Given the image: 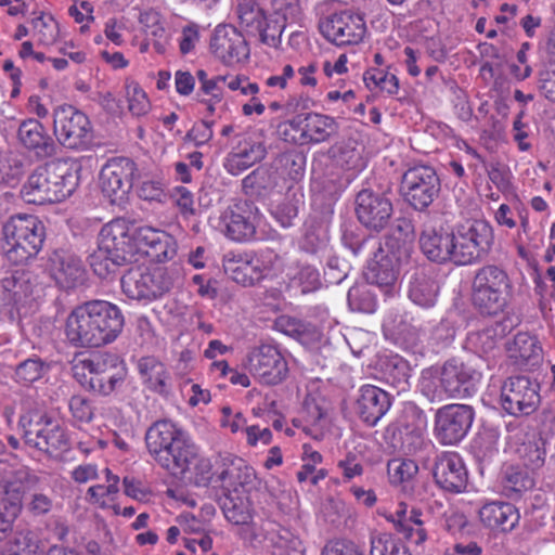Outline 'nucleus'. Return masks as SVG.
<instances>
[{"label":"nucleus","mask_w":555,"mask_h":555,"mask_svg":"<svg viewBox=\"0 0 555 555\" xmlns=\"http://www.w3.org/2000/svg\"><path fill=\"white\" fill-rule=\"evenodd\" d=\"M474 421V410L466 404H448L435 416V436L442 444H456L468 433Z\"/></svg>","instance_id":"obj_16"},{"label":"nucleus","mask_w":555,"mask_h":555,"mask_svg":"<svg viewBox=\"0 0 555 555\" xmlns=\"http://www.w3.org/2000/svg\"><path fill=\"white\" fill-rule=\"evenodd\" d=\"M388 392L374 385H363L358 390L354 411L359 418L369 426H375L390 409Z\"/></svg>","instance_id":"obj_25"},{"label":"nucleus","mask_w":555,"mask_h":555,"mask_svg":"<svg viewBox=\"0 0 555 555\" xmlns=\"http://www.w3.org/2000/svg\"><path fill=\"white\" fill-rule=\"evenodd\" d=\"M319 29L327 41L343 47L361 42L366 26L360 14L351 10H344L321 18Z\"/></svg>","instance_id":"obj_15"},{"label":"nucleus","mask_w":555,"mask_h":555,"mask_svg":"<svg viewBox=\"0 0 555 555\" xmlns=\"http://www.w3.org/2000/svg\"><path fill=\"white\" fill-rule=\"evenodd\" d=\"M301 137L306 143L325 142L338 130L335 119L323 114L309 113L301 117Z\"/></svg>","instance_id":"obj_35"},{"label":"nucleus","mask_w":555,"mask_h":555,"mask_svg":"<svg viewBox=\"0 0 555 555\" xmlns=\"http://www.w3.org/2000/svg\"><path fill=\"white\" fill-rule=\"evenodd\" d=\"M452 263L469 266L481 261L493 244V230L485 220H472L456 228Z\"/></svg>","instance_id":"obj_8"},{"label":"nucleus","mask_w":555,"mask_h":555,"mask_svg":"<svg viewBox=\"0 0 555 555\" xmlns=\"http://www.w3.org/2000/svg\"><path fill=\"white\" fill-rule=\"evenodd\" d=\"M278 258V255L272 251H262L260 257L241 261L228 254L224 256V270L231 273L236 283L251 286L268 275Z\"/></svg>","instance_id":"obj_20"},{"label":"nucleus","mask_w":555,"mask_h":555,"mask_svg":"<svg viewBox=\"0 0 555 555\" xmlns=\"http://www.w3.org/2000/svg\"><path fill=\"white\" fill-rule=\"evenodd\" d=\"M182 430L178 424L169 420L154 422L145 433V444L151 457L154 460L155 454H158L160 450H165L168 443H172V439Z\"/></svg>","instance_id":"obj_37"},{"label":"nucleus","mask_w":555,"mask_h":555,"mask_svg":"<svg viewBox=\"0 0 555 555\" xmlns=\"http://www.w3.org/2000/svg\"><path fill=\"white\" fill-rule=\"evenodd\" d=\"M128 261L129 258L106 250L99 244L96 249L89 256L90 267L100 279H107L115 274L117 269L125 266Z\"/></svg>","instance_id":"obj_43"},{"label":"nucleus","mask_w":555,"mask_h":555,"mask_svg":"<svg viewBox=\"0 0 555 555\" xmlns=\"http://www.w3.org/2000/svg\"><path fill=\"white\" fill-rule=\"evenodd\" d=\"M391 201L370 189L361 190L356 197V215L361 224L372 231L384 230L392 216Z\"/></svg>","instance_id":"obj_17"},{"label":"nucleus","mask_w":555,"mask_h":555,"mask_svg":"<svg viewBox=\"0 0 555 555\" xmlns=\"http://www.w3.org/2000/svg\"><path fill=\"white\" fill-rule=\"evenodd\" d=\"M374 258L370 260L365 279L370 284L379 287L385 295H392L397 289V281L399 275V263L404 260H397L392 253L385 254L380 247V251H375Z\"/></svg>","instance_id":"obj_26"},{"label":"nucleus","mask_w":555,"mask_h":555,"mask_svg":"<svg viewBox=\"0 0 555 555\" xmlns=\"http://www.w3.org/2000/svg\"><path fill=\"white\" fill-rule=\"evenodd\" d=\"M211 53L224 64H233L247 57L248 48L244 36L232 25H218L210 38Z\"/></svg>","instance_id":"obj_22"},{"label":"nucleus","mask_w":555,"mask_h":555,"mask_svg":"<svg viewBox=\"0 0 555 555\" xmlns=\"http://www.w3.org/2000/svg\"><path fill=\"white\" fill-rule=\"evenodd\" d=\"M268 543L266 548L272 555H291L292 552H299L301 541L291 530L274 522V527L268 529Z\"/></svg>","instance_id":"obj_42"},{"label":"nucleus","mask_w":555,"mask_h":555,"mask_svg":"<svg viewBox=\"0 0 555 555\" xmlns=\"http://www.w3.org/2000/svg\"><path fill=\"white\" fill-rule=\"evenodd\" d=\"M333 156L336 164L346 170L360 171L365 166L361 151L354 142H347L334 147Z\"/></svg>","instance_id":"obj_46"},{"label":"nucleus","mask_w":555,"mask_h":555,"mask_svg":"<svg viewBox=\"0 0 555 555\" xmlns=\"http://www.w3.org/2000/svg\"><path fill=\"white\" fill-rule=\"evenodd\" d=\"M279 182L278 171L269 167H258L242 181L246 194L262 195L272 191Z\"/></svg>","instance_id":"obj_41"},{"label":"nucleus","mask_w":555,"mask_h":555,"mask_svg":"<svg viewBox=\"0 0 555 555\" xmlns=\"http://www.w3.org/2000/svg\"><path fill=\"white\" fill-rule=\"evenodd\" d=\"M173 275L166 268L132 267L121 278L124 294L133 300L151 302L168 293Z\"/></svg>","instance_id":"obj_9"},{"label":"nucleus","mask_w":555,"mask_h":555,"mask_svg":"<svg viewBox=\"0 0 555 555\" xmlns=\"http://www.w3.org/2000/svg\"><path fill=\"white\" fill-rule=\"evenodd\" d=\"M436 485L450 493L463 492L468 483V472L462 457L455 452L439 454L433 467Z\"/></svg>","instance_id":"obj_19"},{"label":"nucleus","mask_w":555,"mask_h":555,"mask_svg":"<svg viewBox=\"0 0 555 555\" xmlns=\"http://www.w3.org/2000/svg\"><path fill=\"white\" fill-rule=\"evenodd\" d=\"M126 91L128 108L131 114L134 116L145 115L150 111L151 104L144 90L138 83L131 82L127 85Z\"/></svg>","instance_id":"obj_57"},{"label":"nucleus","mask_w":555,"mask_h":555,"mask_svg":"<svg viewBox=\"0 0 555 555\" xmlns=\"http://www.w3.org/2000/svg\"><path fill=\"white\" fill-rule=\"evenodd\" d=\"M124 315L106 300H90L76 307L67 317L65 336L76 348H98L113 343L121 333Z\"/></svg>","instance_id":"obj_1"},{"label":"nucleus","mask_w":555,"mask_h":555,"mask_svg":"<svg viewBox=\"0 0 555 555\" xmlns=\"http://www.w3.org/2000/svg\"><path fill=\"white\" fill-rule=\"evenodd\" d=\"M131 240H133V233L129 234L126 221L115 219L102 227L98 236V244L106 250L130 259Z\"/></svg>","instance_id":"obj_33"},{"label":"nucleus","mask_w":555,"mask_h":555,"mask_svg":"<svg viewBox=\"0 0 555 555\" xmlns=\"http://www.w3.org/2000/svg\"><path fill=\"white\" fill-rule=\"evenodd\" d=\"M512 293V281L503 268L487 264L476 271L472 285V300L482 314L496 315L503 312Z\"/></svg>","instance_id":"obj_6"},{"label":"nucleus","mask_w":555,"mask_h":555,"mask_svg":"<svg viewBox=\"0 0 555 555\" xmlns=\"http://www.w3.org/2000/svg\"><path fill=\"white\" fill-rule=\"evenodd\" d=\"M266 156V147L247 137H242L227 157L225 167L231 175H238Z\"/></svg>","instance_id":"obj_31"},{"label":"nucleus","mask_w":555,"mask_h":555,"mask_svg":"<svg viewBox=\"0 0 555 555\" xmlns=\"http://www.w3.org/2000/svg\"><path fill=\"white\" fill-rule=\"evenodd\" d=\"M26 446L50 457H60L70 450V439L66 428L48 412L28 409L17 423Z\"/></svg>","instance_id":"obj_4"},{"label":"nucleus","mask_w":555,"mask_h":555,"mask_svg":"<svg viewBox=\"0 0 555 555\" xmlns=\"http://www.w3.org/2000/svg\"><path fill=\"white\" fill-rule=\"evenodd\" d=\"M257 207L248 201H237L221 214L220 222L227 237L236 242H246L256 234Z\"/></svg>","instance_id":"obj_18"},{"label":"nucleus","mask_w":555,"mask_h":555,"mask_svg":"<svg viewBox=\"0 0 555 555\" xmlns=\"http://www.w3.org/2000/svg\"><path fill=\"white\" fill-rule=\"evenodd\" d=\"M502 409L512 416L531 415L540 405V385L525 375L506 378L501 386Z\"/></svg>","instance_id":"obj_12"},{"label":"nucleus","mask_w":555,"mask_h":555,"mask_svg":"<svg viewBox=\"0 0 555 555\" xmlns=\"http://www.w3.org/2000/svg\"><path fill=\"white\" fill-rule=\"evenodd\" d=\"M479 518L486 527L492 530L509 532L519 522L520 515L512 503L493 501L480 507Z\"/></svg>","instance_id":"obj_30"},{"label":"nucleus","mask_w":555,"mask_h":555,"mask_svg":"<svg viewBox=\"0 0 555 555\" xmlns=\"http://www.w3.org/2000/svg\"><path fill=\"white\" fill-rule=\"evenodd\" d=\"M386 519L393 525L395 529L401 533L404 539L416 545H421L427 540V532L423 527L424 522L420 509L413 508L408 512L404 505H400L393 514L386 516Z\"/></svg>","instance_id":"obj_32"},{"label":"nucleus","mask_w":555,"mask_h":555,"mask_svg":"<svg viewBox=\"0 0 555 555\" xmlns=\"http://www.w3.org/2000/svg\"><path fill=\"white\" fill-rule=\"evenodd\" d=\"M399 543L391 533L379 532L371 537V555H397Z\"/></svg>","instance_id":"obj_62"},{"label":"nucleus","mask_w":555,"mask_h":555,"mask_svg":"<svg viewBox=\"0 0 555 555\" xmlns=\"http://www.w3.org/2000/svg\"><path fill=\"white\" fill-rule=\"evenodd\" d=\"M413 225L406 219H399L392 233L386 241L388 251L397 260H408L413 251Z\"/></svg>","instance_id":"obj_38"},{"label":"nucleus","mask_w":555,"mask_h":555,"mask_svg":"<svg viewBox=\"0 0 555 555\" xmlns=\"http://www.w3.org/2000/svg\"><path fill=\"white\" fill-rule=\"evenodd\" d=\"M271 16L281 18L284 23L300 24L304 10L300 0H271Z\"/></svg>","instance_id":"obj_47"},{"label":"nucleus","mask_w":555,"mask_h":555,"mask_svg":"<svg viewBox=\"0 0 555 555\" xmlns=\"http://www.w3.org/2000/svg\"><path fill=\"white\" fill-rule=\"evenodd\" d=\"M74 376L88 391L101 397L118 392L127 378L125 361L116 353L100 352L74 365Z\"/></svg>","instance_id":"obj_3"},{"label":"nucleus","mask_w":555,"mask_h":555,"mask_svg":"<svg viewBox=\"0 0 555 555\" xmlns=\"http://www.w3.org/2000/svg\"><path fill=\"white\" fill-rule=\"evenodd\" d=\"M327 241V234L321 227L309 225L300 242V247L309 254H317L326 247Z\"/></svg>","instance_id":"obj_58"},{"label":"nucleus","mask_w":555,"mask_h":555,"mask_svg":"<svg viewBox=\"0 0 555 555\" xmlns=\"http://www.w3.org/2000/svg\"><path fill=\"white\" fill-rule=\"evenodd\" d=\"M48 269L56 285L63 289H73L82 285L86 270L76 255L66 250H54L49 256Z\"/></svg>","instance_id":"obj_24"},{"label":"nucleus","mask_w":555,"mask_h":555,"mask_svg":"<svg viewBox=\"0 0 555 555\" xmlns=\"http://www.w3.org/2000/svg\"><path fill=\"white\" fill-rule=\"evenodd\" d=\"M288 24L281 21V18L270 17L264 21L261 20L260 26L256 24L257 29L259 30L260 40L262 43L278 48L281 43V37Z\"/></svg>","instance_id":"obj_53"},{"label":"nucleus","mask_w":555,"mask_h":555,"mask_svg":"<svg viewBox=\"0 0 555 555\" xmlns=\"http://www.w3.org/2000/svg\"><path fill=\"white\" fill-rule=\"evenodd\" d=\"M138 371L146 386L160 395L168 392V375L163 365L154 357H143L138 362Z\"/></svg>","instance_id":"obj_39"},{"label":"nucleus","mask_w":555,"mask_h":555,"mask_svg":"<svg viewBox=\"0 0 555 555\" xmlns=\"http://www.w3.org/2000/svg\"><path fill=\"white\" fill-rule=\"evenodd\" d=\"M246 369L260 384L273 386L288 374V365L281 351L269 344L253 348L246 357Z\"/></svg>","instance_id":"obj_14"},{"label":"nucleus","mask_w":555,"mask_h":555,"mask_svg":"<svg viewBox=\"0 0 555 555\" xmlns=\"http://www.w3.org/2000/svg\"><path fill=\"white\" fill-rule=\"evenodd\" d=\"M223 514L225 518L234 525L243 527L251 520L249 504L243 501L238 503L234 499L229 498L223 504Z\"/></svg>","instance_id":"obj_59"},{"label":"nucleus","mask_w":555,"mask_h":555,"mask_svg":"<svg viewBox=\"0 0 555 555\" xmlns=\"http://www.w3.org/2000/svg\"><path fill=\"white\" fill-rule=\"evenodd\" d=\"M534 486V480L519 467L509 466L502 477V491L509 499H517Z\"/></svg>","instance_id":"obj_44"},{"label":"nucleus","mask_w":555,"mask_h":555,"mask_svg":"<svg viewBox=\"0 0 555 555\" xmlns=\"http://www.w3.org/2000/svg\"><path fill=\"white\" fill-rule=\"evenodd\" d=\"M253 480L251 468L244 464L241 459L231 461L225 468L217 475V481L227 492H238L241 488L250 483Z\"/></svg>","instance_id":"obj_40"},{"label":"nucleus","mask_w":555,"mask_h":555,"mask_svg":"<svg viewBox=\"0 0 555 555\" xmlns=\"http://www.w3.org/2000/svg\"><path fill=\"white\" fill-rule=\"evenodd\" d=\"M2 231L8 245L5 255L14 264L25 263L36 257L46 237L43 223L34 215L12 216Z\"/></svg>","instance_id":"obj_7"},{"label":"nucleus","mask_w":555,"mask_h":555,"mask_svg":"<svg viewBox=\"0 0 555 555\" xmlns=\"http://www.w3.org/2000/svg\"><path fill=\"white\" fill-rule=\"evenodd\" d=\"M53 133L68 150L83 152L93 143V128L89 117L72 105H63L53 113Z\"/></svg>","instance_id":"obj_10"},{"label":"nucleus","mask_w":555,"mask_h":555,"mask_svg":"<svg viewBox=\"0 0 555 555\" xmlns=\"http://www.w3.org/2000/svg\"><path fill=\"white\" fill-rule=\"evenodd\" d=\"M0 482L5 495L3 500L22 508L24 494L38 487L40 477L29 467L20 466L5 474Z\"/></svg>","instance_id":"obj_29"},{"label":"nucleus","mask_w":555,"mask_h":555,"mask_svg":"<svg viewBox=\"0 0 555 555\" xmlns=\"http://www.w3.org/2000/svg\"><path fill=\"white\" fill-rule=\"evenodd\" d=\"M22 508L17 504H11L4 500L0 506V542L5 540L12 532L13 524L20 515Z\"/></svg>","instance_id":"obj_64"},{"label":"nucleus","mask_w":555,"mask_h":555,"mask_svg":"<svg viewBox=\"0 0 555 555\" xmlns=\"http://www.w3.org/2000/svg\"><path fill=\"white\" fill-rule=\"evenodd\" d=\"M137 178L135 163L128 157H116L109 159L101 169L100 186L111 204L122 205Z\"/></svg>","instance_id":"obj_13"},{"label":"nucleus","mask_w":555,"mask_h":555,"mask_svg":"<svg viewBox=\"0 0 555 555\" xmlns=\"http://www.w3.org/2000/svg\"><path fill=\"white\" fill-rule=\"evenodd\" d=\"M274 527L273 521L255 522L249 520L247 525L242 527L241 537L253 547H264L268 543V529Z\"/></svg>","instance_id":"obj_51"},{"label":"nucleus","mask_w":555,"mask_h":555,"mask_svg":"<svg viewBox=\"0 0 555 555\" xmlns=\"http://www.w3.org/2000/svg\"><path fill=\"white\" fill-rule=\"evenodd\" d=\"M391 483H403L412 480L418 473V466L413 460L393 459L387 464Z\"/></svg>","instance_id":"obj_50"},{"label":"nucleus","mask_w":555,"mask_h":555,"mask_svg":"<svg viewBox=\"0 0 555 555\" xmlns=\"http://www.w3.org/2000/svg\"><path fill=\"white\" fill-rule=\"evenodd\" d=\"M508 350L511 351L512 358L524 363L531 362L532 364L540 358L542 351L537 338L528 333L516 334Z\"/></svg>","instance_id":"obj_45"},{"label":"nucleus","mask_w":555,"mask_h":555,"mask_svg":"<svg viewBox=\"0 0 555 555\" xmlns=\"http://www.w3.org/2000/svg\"><path fill=\"white\" fill-rule=\"evenodd\" d=\"M49 370V366L40 358H29L15 367V379L28 385L40 379Z\"/></svg>","instance_id":"obj_48"},{"label":"nucleus","mask_w":555,"mask_h":555,"mask_svg":"<svg viewBox=\"0 0 555 555\" xmlns=\"http://www.w3.org/2000/svg\"><path fill=\"white\" fill-rule=\"evenodd\" d=\"M5 555H39V542L31 532H17L7 543Z\"/></svg>","instance_id":"obj_49"},{"label":"nucleus","mask_w":555,"mask_h":555,"mask_svg":"<svg viewBox=\"0 0 555 555\" xmlns=\"http://www.w3.org/2000/svg\"><path fill=\"white\" fill-rule=\"evenodd\" d=\"M300 199L295 195L286 196L280 204L275 206L272 214L276 221L283 227L293 225V221L298 216Z\"/></svg>","instance_id":"obj_55"},{"label":"nucleus","mask_w":555,"mask_h":555,"mask_svg":"<svg viewBox=\"0 0 555 555\" xmlns=\"http://www.w3.org/2000/svg\"><path fill=\"white\" fill-rule=\"evenodd\" d=\"M439 294L438 283L423 270L412 274L409 282V298L423 308L434 307Z\"/></svg>","instance_id":"obj_36"},{"label":"nucleus","mask_w":555,"mask_h":555,"mask_svg":"<svg viewBox=\"0 0 555 555\" xmlns=\"http://www.w3.org/2000/svg\"><path fill=\"white\" fill-rule=\"evenodd\" d=\"M440 190V179L430 166H414L402 176L401 194L404 201L417 211H425L439 196Z\"/></svg>","instance_id":"obj_11"},{"label":"nucleus","mask_w":555,"mask_h":555,"mask_svg":"<svg viewBox=\"0 0 555 555\" xmlns=\"http://www.w3.org/2000/svg\"><path fill=\"white\" fill-rule=\"evenodd\" d=\"M78 185L77 168L67 159H54L38 166L21 190L29 204L43 205L61 202L72 195Z\"/></svg>","instance_id":"obj_2"},{"label":"nucleus","mask_w":555,"mask_h":555,"mask_svg":"<svg viewBox=\"0 0 555 555\" xmlns=\"http://www.w3.org/2000/svg\"><path fill=\"white\" fill-rule=\"evenodd\" d=\"M237 15L241 24L246 27H253L256 24L260 26L261 20H264L261 10L254 0H241L237 4Z\"/></svg>","instance_id":"obj_63"},{"label":"nucleus","mask_w":555,"mask_h":555,"mask_svg":"<svg viewBox=\"0 0 555 555\" xmlns=\"http://www.w3.org/2000/svg\"><path fill=\"white\" fill-rule=\"evenodd\" d=\"M518 453L524 462V465L531 470L539 469L543 466L545 461V449L542 439L528 441L524 443Z\"/></svg>","instance_id":"obj_52"},{"label":"nucleus","mask_w":555,"mask_h":555,"mask_svg":"<svg viewBox=\"0 0 555 555\" xmlns=\"http://www.w3.org/2000/svg\"><path fill=\"white\" fill-rule=\"evenodd\" d=\"M348 302L352 310L371 313L376 309V300L365 286L351 287L348 292Z\"/></svg>","instance_id":"obj_56"},{"label":"nucleus","mask_w":555,"mask_h":555,"mask_svg":"<svg viewBox=\"0 0 555 555\" xmlns=\"http://www.w3.org/2000/svg\"><path fill=\"white\" fill-rule=\"evenodd\" d=\"M343 244L352 253L353 256H360L364 253L373 254L380 251V242L376 238H365L356 235L353 232L346 231L343 234Z\"/></svg>","instance_id":"obj_54"},{"label":"nucleus","mask_w":555,"mask_h":555,"mask_svg":"<svg viewBox=\"0 0 555 555\" xmlns=\"http://www.w3.org/2000/svg\"><path fill=\"white\" fill-rule=\"evenodd\" d=\"M38 41L43 46L52 44L59 33L57 24L52 17L39 16L33 20Z\"/></svg>","instance_id":"obj_61"},{"label":"nucleus","mask_w":555,"mask_h":555,"mask_svg":"<svg viewBox=\"0 0 555 555\" xmlns=\"http://www.w3.org/2000/svg\"><path fill=\"white\" fill-rule=\"evenodd\" d=\"M506 335V326L495 322L481 330L472 331L465 339V348L479 357L494 354Z\"/></svg>","instance_id":"obj_34"},{"label":"nucleus","mask_w":555,"mask_h":555,"mask_svg":"<svg viewBox=\"0 0 555 555\" xmlns=\"http://www.w3.org/2000/svg\"><path fill=\"white\" fill-rule=\"evenodd\" d=\"M364 81L367 87L373 85L390 95L397 94L399 90V80L393 74L375 70L374 73H365Z\"/></svg>","instance_id":"obj_60"},{"label":"nucleus","mask_w":555,"mask_h":555,"mask_svg":"<svg viewBox=\"0 0 555 555\" xmlns=\"http://www.w3.org/2000/svg\"><path fill=\"white\" fill-rule=\"evenodd\" d=\"M133 241L154 262H166L177 255V242L166 231L149 225L140 227L133 232Z\"/></svg>","instance_id":"obj_21"},{"label":"nucleus","mask_w":555,"mask_h":555,"mask_svg":"<svg viewBox=\"0 0 555 555\" xmlns=\"http://www.w3.org/2000/svg\"><path fill=\"white\" fill-rule=\"evenodd\" d=\"M193 460H195V444L184 430L177 435L165 450L155 454L154 459L162 468L175 476L184 475L190 470Z\"/></svg>","instance_id":"obj_23"},{"label":"nucleus","mask_w":555,"mask_h":555,"mask_svg":"<svg viewBox=\"0 0 555 555\" xmlns=\"http://www.w3.org/2000/svg\"><path fill=\"white\" fill-rule=\"evenodd\" d=\"M481 373L459 359H450L441 366L437 377H423L422 391L431 401L470 397Z\"/></svg>","instance_id":"obj_5"},{"label":"nucleus","mask_w":555,"mask_h":555,"mask_svg":"<svg viewBox=\"0 0 555 555\" xmlns=\"http://www.w3.org/2000/svg\"><path fill=\"white\" fill-rule=\"evenodd\" d=\"M20 143L38 158H48L56 154V143L46 127L37 119L29 118L20 124L17 130Z\"/></svg>","instance_id":"obj_27"},{"label":"nucleus","mask_w":555,"mask_h":555,"mask_svg":"<svg viewBox=\"0 0 555 555\" xmlns=\"http://www.w3.org/2000/svg\"><path fill=\"white\" fill-rule=\"evenodd\" d=\"M453 235L442 228H425L420 235V247L424 256L434 262H452Z\"/></svg>","instance_id":"obj_28"}]
</instances>
